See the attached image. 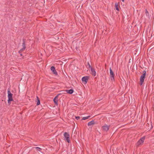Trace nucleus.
I'll return each instance as SVG.
<instances>
[{
	"label": "nucleus",
	"instance_id": "f257e3e1",
	"mask_svg": "<svg viewBox=\"0 0 154 154\" xmlns=\"http://www.w3.org/2000/svg\"><path fill=\"white\" fill-rule=\"evenodd\" d=\"M8 103L9 105L11 104V102L13 101V99L12 98L13 94L11 92L9 89H8Z\"/></svg>",
	"mask_w": 154,
	"mask_h": 154
},
{
	"label": "nucleus",
	"instance_id": "f03ea898",
	"mask_svg": "<svg viewBox=\"0 0 154 154\" xmlns=\"http://www.w3.org/2000/svg\"><path fill=\"white\" fill-rule=\"evenodd\" d=\"M143 74L141 76L140 79V85H142L143 84L145 76L146 75V72L145 71H143Z\"/></svg>",
	"mask_w": 154,
	"mask_h": 154
},
{
	"label": "nucleus",
	"instance_id": "7ed1b4c3",
	"mask_svg": "<svg viewBox=\"0 0 154 154\" xmlns=\"http://www.w3.org/2000/svg\"><path fill=\"white\" fill-rule=\"evenodd\" d=\"M64 139L66 141L69 143L70 142V140L69 139V135L68 133L67 132H65L63 134Z\"/></svg>",
	"mask_w": 154,
	"mask_h": 154
},
{
	"label": "nucleus",
	"instance_id": "20e7f679",
	"mask_svg": "<svg viewBox=\"0 0 154 154\" xmlns=\"http://www.w3.org/2000/svg\"><path fill=\"white\" fill-rule=\"evenodd\" d=\"M109 70L111 80L112 82H113L115 80L114 73L111 68H110Z\"/></svg>",
	"mask_w": 154,
	"mask_h": 154
},
{
	"label": "nucleus",
	"instance_id": "39448f33",
	"mask_svg": "<svg viewBox=\"0 0 154 154\" xmlns=\"http://www.w3.org/2000/svg\"><path fill=\"white\" fill-rule=\"evenodd\" d=\"M89 79V77L87 76L83 77L82 79V83L85 85L86 84Z\"/></svg>",
	"mask_w": 154,
	"mask_h": 154
},
{
	"label": "nucleus",
	"instance_id": "423d86ee",
	"mask_svg": "<svg viewBox=\"0 0 154 154\" xmlns=\"http://www.w3.org/2000/svg\"><path fill=\"white\" fill-rule=\"evenodd\" d=\"M26 39L25 38L23 39V43L22 44V46L23 47V48H21L22 50H24L26 48Z\"/></svg>",
	"mask_w": 154,
	"mask_h": 154
},
{
	"label": "nucleus",
	"instance_id": "0eeeda50",
	"mask_svg": "<svg viewBox=\"0 0 154 154\" xmlns=\"http://www.w3.org/2000/svg\"><path fill=\"white\" fill-rule=\"evenodd\" d=\"M145 137H143L141 138L137 142V144L138 145L142 144L144 140Z\"/></svg>",
	"mask_w": 154,
	"mask_h": 154
},
{
	"label": "nucleus",
	"instance_id": "6e6552de",
	"mask_svg": "<svg viewBox=\"0 0 154 154\" xmlns=\"http://www.w3.org/2000/svg\"><path fill=\"white\" fill-rule=\"evenodd\" d=\"M51 70L52 71L53 74H55V75H57V72L55 69V68L54 66H52L51 68Z\"/></svg>",
	"mask_w": 154,
	"mask_h": 154
},
{
	"label": "nucleus",
	"instance_id": "1a4fd4ad",
	"mask_svg": "<svg viewBox=\"0 0 154 154\" xmlns=\"http://www.w3.org/2000/svg\"><path fill=\"white\" fill-rule=\"evenodd\" d=\"M76 130L75 129V128H74L72 131V136H73L75 138H76V135L77 134V131H76Z\"/></svg>",
	"mask_w": 154,
	"mask_h": 154
},
{
	"label": "nucleus",
	"instance_id": "9d476101",
	"mask_svg": "<svg viewBox=\"0 0 154 154\" xmlns=\"http://www.w3.org/2000/svg\"><path fill=\"white\" fill-rule=\"evenodd\" d=\"M89 67L91 69V74L94 76H95L96 75V72L94 69L92 68L89 65Z\"/></svg>",
	"mask_w": 154,
	"mask_h": 154
},
{
	"label": "nucleus",
	"instance_id": "9b49d317",
	"mask_svg": "<svg viewBox=\"0 0 154 154\" xmlns=\"http://www.w3.org/2000/svg\"><path fill=\"white\" fill-rule=\"evenodd\" d=\"M109 126L107 125H105L103 126V130L106 131H107L109 130Z\"/></svg>",
	"mask_w": 154,
	"mask_h": 154
},
{
	"label": "nucleus",
	"instance_id": "f8f14e48",
	"mask_svg": "<svg viewBox=\"0 0 154 154\" xmlns=\"http://www.w3.org/2000/svg\"><path fill=\"white\" fill-rule=\"evenodd\" d=\"M65 91L68 94H72L74 91L72 89H70V90H66Z\"/></svg>",
	"mask_w": 154,
	"mask_h": 154
},
{
	"label": "nucleus",
	"instance_id": "ddd939ff",
	"mask_svg": "<svg viewBox=\"0 0 154 154\" xmlns=\"http://www.w3.org/2000/svg\"><path fill=\"white\" fill-rule=\"evenodd\" d=\"M76 42L73 41L72 43V45H73V47L77 50V46L76 45Z\"/></svg>",
	"mask_w": 154,
	"mask_h": 154
},
{
	"label": "nucleus",
	"instance_id": "4468645a",
	"mask_svg": "<svg viewBox=\"0 0 154 154\" xmlns=\"http://www.w3.org/2000/svg\"><path fill=\"white\" fill-rule=\"evenodd\" d=\"M94 124V121L92 120V121H91L89 122L88 123V126H91V125H93Z\"/></svg>",
	"mask_w": 154,
	"mask_h": 154
},
{
	"label": "nucleus",
	"instance_id": "2eb2a0df",
	"mask_svg": "<svg viewBox=\"0 0 154 154\" xmlns=\"http://www.w3.org/2000/svg\"><path fill=\"white\" fill-rule=\"evenodd\" d=\"M37 105H39L40 103V100L38 98V97L37 96Z\"/></svg>",
	"mask_w": 154,
	"mask_h": 154
},
{
	"label": "nucleus",
	"instance_id": "dca6fc26",
	"mask_svg": "<svg viewBox=\"0 0 154 154\" xmlns=\"http://www.w3.org/2000/svg\"><path fill=\"white\" fill-rule=\"evenodd\" d=\"M115 7H116V10H117L119 11V8H118V6H119L118 4V3H116L115 4Z\"/></svg>",
	"mask_w": 154,
	"mask_h": 154
},
{
	"label": "nucleus",
	"instance_id": "f3484780",
	"mask_svg": "<svg viewBox=\"0 0 154 154\" xmlns=\"http://www.w3.org/2000/svg\"><path fill=\"white\" fill-rule=\"evenodd\" d=\"M53 101L55 104L57 106L58 105V100L57 99H54Z\"/></svg>",
	"mask_w": 154,
	"mask_h": 154
},
{
	"label": "nucleus",
	"instance_id": "a211bd4d",
	"mask_svg": "<svg viewBox=\"0 0 154 154\" xmlns=\"http://www.w3.org/2000/svg\"><path fill=\"white\" fill-rule=\"evenodd\" d=\"M37 151H41L42 149L38 147H35V148Z\"/></svg>",
	"mask_w": 154,
	"mask_h": 154
},
{
	"label": "nucleus",
	"instance_id": "6ab92c4d",
	"mask_svg": "<svg viewBox=\"0 0 154 154\" xmlns=\"http://www.w3.org/2000/svg\"><path fill=\"white\" fill-rule=\"evenodd\" d=\"M89 117H90L89 116L83 117V118L82 119V120H85V119H87L88 118H89Z\"/></svg>",
	"mask_w": 154,
	"mask_h": 154
},
{
	"label": "nucleus",
	"instance_id": "aec40b11",
	"mask_svg": "<svg viewBox=\"0 0 154 154\" xmlns=\"http://www.w3.org/2000/svg\"><path fill=\"white\" fill-rule=\"evenodd\" d=\"M61 94H58L54 98V99H57V100H58V96L60 95Z\"/></svg>",
	"mask_w": 154,
	"mask_h": 154
},
{
	"label": "nucleus",
	"instance_id": "412c9836",
	"mask_svg": "<svg viewBox=\"0 0 154 154\" xmlns=\"http://www.w3.org/2000/svg\"><path fill=\"white\" fill-rule=\"evenodd\" d=\"M24 50H22V49H21L20 50L18 51L19 53L20 54L22 52L24 51Z\"/></svg>",
	"mask_w": 154,
	"mask_h": 154
},
{
	"label": "nucleus",
	"instance_id": "4be33fe9",
	"mask_svg": "<svg viewBox=\"0 0 154 154\" xmlns=\"http://www.w3.org/2000/svg\"><path fill=\"white\" fill-rule=\"evenodd\" d=\"M73 3H75V4L76 3L77 0H72Z\"/></svg>",
	"mask_w": 154,
	"mask_h": 154
},
{
	"label": "nucleus",
	"instance_id": "5701e85b",
	"mask_svg": "<svg viewBox=\"0 0 154 154\" xmlns=\"http://www.w3.org/2000/svg\"><path fill=\"white\" fill-rule=\"evenodd\" d=\"M73 119H74V118H75V119H77V116H73Z\"/></svg>",
	"mask_w": 154,
	"mask_h": 154
},
{
	"label": "nucleus",
	"instance_id": "b1692460",
	"mask_svg": "<svg viewBox=\"0 0 154 154\" xmlns=\"http://www.w3.org/2000/svg\"><path fill=\"white\" fill-rule=\"evenodd\" d=\"M146 15H147V14H148V11H147L146 10Z\"/></svg>",
	"mask_w": 154,
	"mask_h": 154
},
{
	"label": "nucleus",
	"instance_id": "393cba45",
	"mask_svg": "<svg viewBox=\"0 0 154 154\" xmlns=\"http://www.w3.org/2000/svg\"><path fill=\"white\" fill-rule=\"evenodd\" d=\"M79 118H80V117H79V116H78V119H79Z\"/></svg>",
	"mask_w": 154,
	"mask_h": 154
},
{
	"label": "nucleus",
	"instance_id": "a878e982",
	"mask_svg": "<svg viewBox=\"0 0 154 154\" xmlns=\"http://www.w3.org/2000/svg\"><path fill=\"white\" fill-rule=\"evenodd\" d=\"M20 56H23V55H22V54H21V53L20 54Z\"/></svg>",
	"mask_w": 154,
	"mask_h": 154
}]
</instances>
